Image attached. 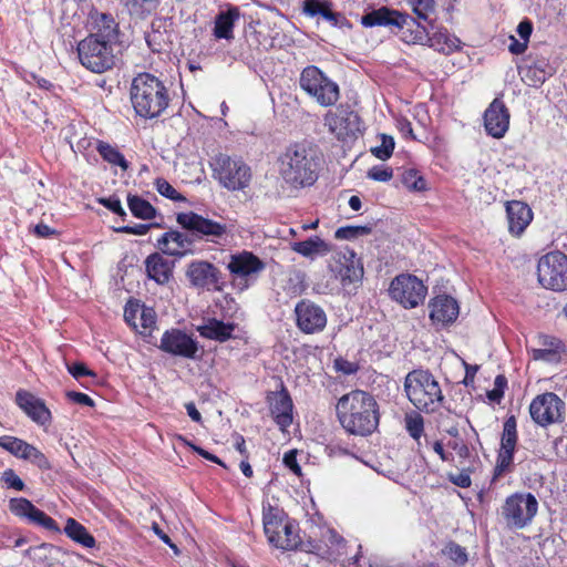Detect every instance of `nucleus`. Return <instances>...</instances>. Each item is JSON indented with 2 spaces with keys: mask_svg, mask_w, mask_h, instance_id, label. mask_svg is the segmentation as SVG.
Returning <instances> with one entry per match:
<instances>
[{
  "mask_svg": "<svg viewBox=\"0 0 567 567\" xmlns=\"http://www.w3.org/2000/svg\"><path fill=\"white\" fill-rule=\"evenodd\" d=\"M538 502L532 493H514L506 497L499 517L511 530L527 527L536 516Z\"/></svg>",
  "mask_w": 567,
  "mask_h": 567,
  "instance_id": "7",
  "label": "nucleus"
},
{
  "mask_svg": "<svg viewBox=\"0 0 567 567\" xmlns=\"http://www.w3.org/2000/svg\"><path fill=\"white\" fill-rule=\"evenodd\" d=\"M86 28L90 31L87 37L96 38L113 47L122 43L120 24L110 12H102L92 6L87 13Z\"/></svg>",
  "mask_w": 567,
  "mask_h": 567,
  "instance_id": "17",
  "label": "nucleus"
},
{
  "mask_svg": "<svg viewBox=\"0 0 567 567\" xmlns=\"http://www.w3.org/2000/svg\"><path fill=\"white\" fill-rule=\"evenodd\" d=\"M210 167L213 177L223 187L229 190H238L247 186L248 166L240 156L231 157L219 153L212 158Z\"/></svg>",
  "mask_w": 567,
  "mask_h": 567,
  "instance_id": "10",
  "label": "nucleus"
},
{
  "mask_svg": "<svg viewBox=\"0 0 567 567\" xmlns=\"http://www.w3.org/2000/svg\"><path fill=\"white\" fill-rule=\"evenodd\" d=\"M437 52L449 54L458 48L460 40L456 37H451L447 30L435 31L429 39L425 40Z\"/></svg>",
  "mask_w": 567,
  "mask_h": 567,
  "instance_id": "39",
  "label": "nucleus"
},
{
  "mask_svg": "<svg viewBox=\"0 0 567 567\" xmlns=\"http://www.w3.org/2000/svg\"><path fill=\"white\" fill-rule=\"evenodd\" d=\"M130 97L135 114L144 120L161 116L171 101L164 81L150 72H141L133 78Z\"/></svg>",
  "mask_w": 567,
  "mask_h": 567,
  "instance_id": "3",
  "label": "nucleus"
},
{
  "mask_svg": "<svg viewBox=\"0 0 567 567\" xmlns=\"http://www.w3.org/2000/svg\"><path fill=\"white\" fill-rule=\"evenodd\" d=\"M302 11L311 18L322 17L332 27L340 29L351 28L349 20L342 13L333 11L332 3L328 0H303Z\"/></svg>",
  "mask_w": 567,
  "mask_h": 567,
  "instance_id": "26",
  "label": "nucleus"
},
{
  "mask_svg": "<svg viewBox=\"0 0 567 567\" xmlns=\"http://www.w3.org/2000/svg\"><path fill=\"white\" fill-rule=\"evenodd\" d=\"M30 443L22 439L2 435L0 436V447L12 454L14 457L23 460Z\"/></svg>",
  "mask_w": 567,
  "mask_h": 567,
  "instance_id": "41",
  "label": "nucleus"
},
{
  "mask_svg": "<svg viewBox=\"0 0 567 567\" xmlns=\"http://www.w3.org/2000/svg\"><path fill=\"white\" fill-rule=\"evenodd\" d=\"M228 270L231 275L239 276L248 281V250H243L240 254L231 257L228 264Z\"/></svg>",
  "mask_w": 567,
  "mask_h": 567,
  "instance_id": "46",
  "label": "nucleus"
},
{
  "mask_svg": "<svg viewBox=\"0 0 567 567\" xmlns=\"http://www.w3.org/2000/svg\"><path fill=\"white\" fill-rule=\"evenodd\" d=\"M444 554L460 566H463L467 563L466 549L454 542H451L445 546Z\"/></svg>",
  "mask_w": 567,
  "mask_h": 567,
  "instance_id": "53",
  "label": "nucleus"
},
{
  "mask_svg": "<svg viewBox=\"0 0 567 567\" xmlns=\"http://www.w3.org/2000/svg\"><path fill=\"white\" fill-rule=\"evenodd\" d=\"M158 349L175 358L200 360L204 349L198 340L179 328H171L162 334Z\"/></svg>",
  "mask_w": 567,
  "mask_h": 567,
  "instance_id": "13",
  "label": "nucleus"
},
{
  "mask_svg": "<svg viewBox=\"0 0 567 567\" xmlns=\"http://www.w3.org/2000/svg\"><path fill=\"white\" fill-rule=\"evenodd\" d=\"M145 42L153 53H161L164 50V33L152 24V30L145 32Z\"/></svg>",
  "mask_w": 567,
  "mask_h": 567,
  "instance_id": "52",
  "label": "nucleus"
},
{
  "mask_svg": "<svg viewBox=\"0 0 567 567\" xmlns=\"http://www.w3.org/2000/svg\"><path fill=\"white\" fill-rule=\"evenodd\" d=\"M538 282L545 289L556 292L567 291V255L561 251H550L538 260Z\"/></svg>",
  "mask_w": 567,
  "mask_h": 567,
  "instance_id": "12",
  "label": "nucleus"
},
{
  "mask_svg": "<svg viewBox=\"0 0 567 567\" xmlns=\"http://www.w3.org/2000/svg\"><path fill=\"white\" fill-rule=\"evenodd\" d=\"M171 241L176 245L175 248H171V250H164V255L182 258L187 254H193L195 240L189 231H179L176 229H169Z\"/></svg>",
  "mask_w": 567,
  "mask_h": 567,
  "instance_id": "34",
  "label": "nucleus"
},
{
  "mask_svg": "<svg viewBox=\"0 0 567 567\" xmlns=\"http://www.w3.org/2000/svg\"><path fill=\"white\" fill-rule=\"evenodd\" d=\"M297 326L305 333H317L327 326L324 310L310 300H301L295 308Z\"/></svg>",
  "mask_w": 567,
  "mask_h": 567,
  "instance_id": "22",
  "label": "nucleus"
},
{
  "mask_svg": "<svg viewBox=\"0 0 567 567\" xmlns=\"http://www.w3.org/2000/svg\"><path fill=\"white\" fill-rule=\"evenodd\" d=\"M9 511L16 517L25 520L30 525L42 527L49 532L61 534L55 519L45 512L38 508L30 499L25 497H12L9 499Z\"/></svg>",
  "mask_w": 567,
  "mask_h": 567,
  "instance_id": "19",
  "label": "nucleus"
},
{
  "mask_svg": "<svg viewBox=\"0 0 567 567\" xmlns=\"http://www.w3.org/2000/svg\"><path fill=\"white\" fill-rule=\"evenodd\" d=\"M324 124L339 141L355 138L363 132L361 117L348 104L339 105L336 112H328Z\"/></svg>",
  "mask_w": 567,
  "mask_h": 567,
  "instance_id": "15",
  "label": "nucleus"
},
{
  "mask_svg": "<svg viewBox=\"0 0 567 567\" xmlns=\"http://www.w3.org/2000/svg\"><path fill=\"white\" fill-rule=\"evenodd\" d=\"M318 150L310 143L297 142L288 145L278 156V173L291 189L312 186L320 171Z\"/></svg>",
  "mask_w": 567,
  "mask_h": 567,
  "instance_id": "1",
  "label": "nucleus"
},
{
  "mask_svg": "<svg viewBox=\"0 0 567 567\" xmlns=\"http://www.w3.org/2000/svg\"><path fill=\"white\" fill-rule=\"evenodd\" d=\"M1 480L7 485V488H11L18 492H22L27 488L25 483L17 475L12 468H7L1 475Z\"/></svg>",
  "mask_w": 567,
  "mask_h": 567,
  "instance_id": "54",
  "label": "nucleus"
},
{
  "mask_svg": "<svg viewBox=\"0 0 567 567\" xmlns=\"http://www.w3.org/2000/svg\"><path fill=\"white\" fill-rule=\"evenodd\" d=\"M127 13L137 19H145L156 10L159 0H120Z\"/></svg>",
  "mask_w": 567,
  "mask_h": 567,
  "instance_id": "40",
  "label": "nucleus"
},
{
  "mask_svg": "<svg viewBox=\"0 0 567 567\" xmlns=\"http://www.w3.org/2000/svg\"><path fill=\"white\" fill-rule=\"evenodd\" d=\"M154 186L161 196L172 202L182 203L186 200V197L178 193L164 177L155 178Z\"/></svg>",
  "mask_w": 567,
  "mask_h": 567,
  "instance_id": "48",
  "label": "nucleus"
},
{
  "mask_svg": "<svg viewBox=\"0 0 567 567\" xmlns=\"http://www.w3.org/2000/svg\"><path fill=\"white\" fill-rule=\"evenodd\" d=\"M24 461H29L31 464L37 466L41 471H51L52 464L50 460L42 453L38 447L30 444L28 451L23 457Z\"/></svg>",
  "mask_w": 567,
  "mask_h": 567,
  "instance_id": "49",
  "label": "nucleus"
},
{
  "mask_svg": "<svg viewBox=\"0 0 567 567\" xmlns=\"http://www.w3.org/2000/svg\"><path fill=\"white\" fill-rule=\"evenodd\" d=\"M563 349V343L558 339H551L550 340V348H543V349H534L533 350V358L535 360H544L548 362H555L558 361L560 355V350Z\"/></svg>",
  "mask_w": 567,
  "mask_h": 567,
  "instance_id": "45",
  "label": "nucleus"
},
{
  "mask_svg": "<svg viewBox=\"0 0 567 567\" xmlns=\"http://www.w3.org/2000/svg\"><path fill=\"white\" fill-rule=\"evenodd\" d=\"M53 545L42 543L37 546H31L24 551V556L30 558L38 567H45L49 565V557Z\"/></svg>",
  "mask_w": 567,
  "mask_h": 567,
  "instance_id": "42",
  "label": "nucleus"
},
{
  "mask_svg": "<svg viewBox=\"0 0 567 567\" xmlns=\"http://www.w3.org/2000/svg\"><path fill=\"white\" fill-rule=\"evenodd\" d=\"M427 293V287L416 276L401 274L390 284L389 295L392 300L405 309H413L421 305Z\"/></svg>",
  "mask_w": 567,
  "mask_h": 567,
  "instance_id": "14",
  "label": "nucleus"
},
{
  "mask_svg": "<svg viewBox=\"0 0 567 567\" xmlns=\"http://www.w3.org/2000/svg\"><path fill=\"white\" fill-rule=\"evenodd\" d=\"M508 230L514 236H520L533 220L530 207L520 200H512L506 205Z\"/></svg>",
  "mask_w": 567,
  "mask_h": 567,
  "instance_id": "28",
  "label": "nucleus"
},
{
  "mask_svg": "<svg viewBox=\"0 0 567 567\" xmlns=\"http://www.w3.org/2000/svg\"><path fill=\"white\" fill-rule=\"evenodd\" d=\"M416 16L408 12L381 7L367 12L361 17V24L365 28L389 27L396 29L401 40L408 44H424L429 39V29L422 24Z\"/></svg>",
  "mask_w": 567,
  "mask_h": 567,
  "instance_id": "5",
  "label": "nucleus"
},
{
  "mask_svg": "<svg viewBox=\"0 0 567 567\" xmlns=\"http://www.w3.org/2000/svg\"><path fill=\"white\" fill-rule=\"evenodd\" d=\"M507 386V379L503 374L496 375L494 380V389L487 391V398L492 402L499 403L504 396L505 388Z\"/></svg>",
  "mask_w": 567,
  "mask_h": 567,
  "instance_id": "55",
  "label": "nucleus"
},
{
  "mask_svg": "<svg viewBox=\"0 0 567 567\" xmlns=\"http://www.w3.org/2000/svg\"><path fill=\"white\" fill-rule=\"evenodd\" d=\"M564 412L565 402L553 392L537 395L529 404L532 420L543 427L560 422Z\"/></svg>",
  "mask_w": 567,
  "mask_h": 567,
  "instance_id": "18",
  "label": "nucleus"
},
{
  "mask_svg": "<svg viewBox=\"0 0 567 567\" xmlns=\"http://www.w3.org/2000/svg\"><path fill=\"white\" fill-rule=\"evenodd\" d=\"M174 264L165 259L159 252H153L145 259V270L147 277L157 285L168 284L173 277Z\"/></svg>",
  "mask_w": 567,
  "mask_h": 567,
  "instance_id": "30",
  "label": "nucleus"
},
{
  "mask_svg": "<svg viewBox=\"0 0 567 567\" xmlns=\"http://www.w3.org/2000/svg\"><path fill=\"white\" fill-rule=\"evenodd\" d=\"M271 416L281 431H286L292 423L293 403L288 390L282 386L280 391L267 395Z\"/></svg>",
  "mask_w": 567,
  "mask_h": 567,
  "instance_id": "25",
  "label": "nucleus"
},
{
  "mask_svg": "<svg viewBox=\"0 0 567 567\" xmlns=\"http://www.w3.org/2000/svg\"><path fill=\"white\" fill-rule=\"evenodd\" d=\"M239 19V12L236 7L228 9L226 12L217 14L214 27V35L217 39L229 40L233 38V29L236 20Z\"/></svg>",
  "mask_w": 567,
  "mask_h": 567,
  "instance_id": "37",
  "label": "nucleus"
},
{
  "mask_svg": "<svg viewBox=\"0 0 567 567\" xmlns=\"http://www.w3.org/2000/svg\"><path fill=\"white\" fill-rule=\"evenodd\" d=\"M555 72L556 69L546 58L535 59L529 64L519 69L522 80L534 87L540 86L548 78L553 76Z\"/></svg>",
  "mask_w": 567,
  "mask_h": 567,
  "instance_id": "29",
  "label": "nucleus"
},
{
  "mask_svg": "<svg viewBox=\"0 0 567 567\" xmlns=\"http://www.w3.org/2000/svg\"><path fill=\"white\" fill-rule=\"evenodd\" d=\"M447 477L451 483L462 488H467L472 484V480L467 471H462L458 474L450 473Z\"/></svg>",
  "mask_w": 567,
  "mask_h": 567,
  "instance_id": "62",
  "label": "nucleus"
},
{
  "mask_svg": "<svg viewBox=\"0 0 567 567\" xmlns=\"http://www.w3.org/2000/svg\"><path fill=\"white\" fill-rule=\"evenodd\" d=\"M33 234L39 238H49L59 235V231L44 223H39L33 227Z\"/></svg>",
  "mask_w": 567,
  "mask_h": 567,
  "instance_id": "64",
  "label": "nucleus"
},
{
  "mask_svg": "<svg viewBox=\"0 0 567 567\" xmlns=\"http://www.w3.org/2000/svg\"><path fill=\"white\" fill-rule=\"evenodd\" d=\"M150 229H151V225H147V224H136V225H133V226H131V225H123V226H120V227H113V230L115 233L132 234V235H137V236L146 235Z\"/></svg>",
  "mask_w": 567,
  "mask_h": 567,
  "instance_id": "59",
  "label": "nucleus"
},
{
  "mask_svg": "<svg viewBox=\"0 0 567 567\" xmlns=\"http://www.w3.org/2000/svg\"><path fill=\"white\" fill-rule=\"evenodd\" d=\"M235 324L216 318H207L197 327L199 334L209 340L225 342L231 338Z\"/></svg>",
  "mask_w": 567,
  "mask_h": 567,
  "instance_id": "31",
  "label": "nucleus"
},
{
  "mask_svg": "<svg viewBox=\"0 0 567 567\" xmlns=\"http://www.w3.org/2000/svg\"><path fill=\"white\" fill-rule=\"evenodd\" d=\"M262 525L268 542L275 547L282 550L312 551V543L301 539L298 522L268 501L262 503Z\"/></svg>",
  "mask_w": 567,
  "mask_h": 567,
  "instance_id": "4",
  "label": "nucleus"
},
{
  "mask_svg": "<svg viewBox=\"0 0 567 567\" xmlns=\"http://www.w3.org/2000/svg\"><path fill=\"white\" fill-rule=\"evenodd\" d=\"M430 319L433 323L446 326L454 322L460 313L457 301L447 295L436 296L430 302Z\"/></svg>",
  "mask_w": 567,
  "mask_h": 567,
  "instance_id": "27",
  "label": "nucleus"
},
{
  "mask_svg": "<svg viewBox=\"0 0 567 567\" xmlns=\"http://www.w3.org/2000/svg\"><path fill=\"white\" fill-rule=\"evenodd\" d=\"M336 413L341 426L350 434L368 436L379 426V404L363 390H352L337 402Z\"/></svg>",
  "mask_w": 567,
  "mask_h": 567,
  "instance_id": "2",
  "label": "nucleus"
},
{
  "mask_svg": "<svg viewBox=\"0 0 567 567\" xmlns=\"http://www.w3.org/2000/svg\"><path fill=\"white\" fill-rule=\"evenodd\" d=\"M127 207L131 214L138 219L151 220L158 215V210L148 200L143 197L128 194L126 197Z\"/></svg>",
  "mask_w": 567,
  "mask_h": 567,
  "instance_id": "38",
  "label": "nucleus"
},
{
  "mask_svg": "<svg viewBox=\"0 0 567 567\" xmlns=\"http://www.w3.org/2000/svg\"><path fill=\"white\" fill-rule=\"evenodd\" d=\"M452 450H454L458 457L465 460L470 457V449L467 444L463 440H454L449 442L447 444Z\"/></svg>",
  "mask_w": 567,
  "mask_h": 567,
  "instance_id": "63",
  "label": "nucleus"
},
{
  "mask_svg": "<svg viewBox=\"0 0 567 567\" xmlns=\"http://www.w3.org/2000/svg\"><path fill=\"white\" fill-rule=\"evenodd\" d=\"M65 395L73 403L90 408L95 406L94 400L83 392L68 391Z\"/></svg>",
  "mask_w": 567,
  "mask_h": 567,
  "instance_id": "61",
  "label": "nucleus"
},
{
  "mask_svg": "<svg viewBox=\"0 0 567 567\" xmlns=\"http://www.w3.org/2000/svg\"><path fill=\"white\" fill-rule=\"evenodd\" d=\"M333 367L337 372H340L344 375L355 374L360 369L359 363L349 361L342 357L334 359Z\"/></svg>",
  "mask_w": 567,
  "mask_h": 567,
  "instance_id": "57",
  "label": "nucleus"
},
{
  "mask_svg": "<svg viewBox=\"0 0 567 567\" xmlns=\"http://www.w3.org/2000/svg\"><path fill=\"white\" fill-rule=\"evenodd\" d=\"M282 462L297 476H301V466L297 462V450H290L285 453Z\"/></svg>",
  "mask_w": 567,
  "mask_h": 567,
  "instance_id": "60",
  "label": "nucleus"
},
{
  "mask_svg": "<svg viewBox=\"0 0 567 567\" xmlns=\"http://www.w3.org/2000/svg\"><path fill=\"white\" fill-rule=\"evenodd\" d=\"M176 221L183 230L189 231L195 243L209 241L218 244L227 234V225L196 212H182L176 214Z\"/></svg>",
  "mask_w": 567,
  "mask_h": 567,
  "instance_id": "11",
  "label": "nucleus"
},
{
  "mask_svg": "<svg viewBox=\"0 0 567 567\" xmlns=\"http://www.w3.org/2000/svg\"><path fill=\"white\" fill-rule=\"evenodd\" d=\"M517 422L514 415L508 416L503 424L501 449L497 454L494 476L498 477L509 470L514 460L517 444Z\"/></svg>",
  "mask_w": 567,
  "mask_h": 567,
  "instance_id": "21",
  "label": "nucleus"
},
{
  "mask_svg": "<svg viewBox=\"0 0 567 567\" xmlns=\"http://www.w3.org/2000/svg\"><path fill=\"white\" fill-rule=\"evenodd\" d=\"M372 231V228L370 226H343L339 227L334 237L339 240H353L361 236L369 235Z\"/></svg>",
  "mask_w": 567,
  "mask_h": 567,
  "instance_id": "47",
  "label": "nucleus"
},
{
  "mask_svg": "<svg viewBox=\"0 0 567 567\" xmlns=\"http://www.w3.org/2000/svg\"><path fill=\"white\" fill-rule=\"evenodd\" d=\"M404 425L406 432L410 434L412 439L416 441L420 440L424 432V419L419 412L411 411L409 413H405Z\"/></svg>",
  "mask_w": 567,
  "mask_h": 567,
  "instance_id": "43",
  "label": "nucleus"
},
{
  "mask_svg": "<svg viewBox=\"0 0 567 567\" xmlns=\"http://www.w3.org/2000/svg\"><path fill=\"white\" fill-rule=\"evenodd\" d=\"M68 372L75 379L79 380L83 377L96 378L97 374L91 370L84 362L75 361L68 364Z\"/></svg>",
  "mask_w": 567,
  "mask_h": 567,
  "instance_id": "56",
  "label": "nucleus"
},
{
  "mask_svg": "<svg viewBox=\"0 0 567 567\" xmlns=\"http://www.w3.org/2000/svg\"><path fill=\"white\" fill-rule=\"evenodd\" d=\"M63 533L72 542L81 545L84 548H94L96 546L95 537L87 530V528L78 522L75 518L69 517L66 519Z\"/></svg>",
  "mask_w": 567,
  "mask_h": 567,
  "instance_id": "33",
  "label": "nucleus"
},
{
  "mask_svg": "<svg viewBox=\"0 0 567 567\" xmlns=\"http://www.w3.org/2000/svg\"><path fill=\"white\" fill-rule=\"evenodd\" d=\"M404 391L409 401L425 413H434L444 401L439 381L429 370H413L405 375Z\"/></svg>",
  "mask_w": 567,
  "mask_h": 567,
  "instance_id": "6",
  "label": "nucleus"
},
{
  "mask_svg": "<svg viewBox=\"0 0 567 567\" xmlns=\"http://www.w3.org/2000/svg\"><path fill=\"white\" fill-rule=\"evenodd\" d=\"M186 276L193 287L208 291H220L225 284L220 270L206 260L192 261Z\"/></svg>",
  "mask_w": 567,
  "mask_h": 567,
  "instance_id": "20",
  "label": "nucleus"
},
{
  "mask_svg": "<svg viewBox=\"0 0 567 567\" xmlns=\"http://www.w3.org/2000/svg\"><path fill=\"white\" fill-rule=\"evenodd\" d=\"M95 150L104 162L118 166L123 172H126L130 168V162L116 145H112L103 140H96Z\"/></svg>",
  "mask_w": 567,
  "mask_h": 567,
  "instance_id": "35",
  "label": "nucleus"
},
{
  "mask_svg": "<svg viewBox=\"0 0 567 567\" xmlns=\"http://www.w3.org/2000/svg\"><path fill=\"white\" fill-rule=\"evenodd\" d=\"M412 13L432 30L436 20V0H404Z\"/></svg>",
  "mask_w": 567,
  "mask_h": 567,
  "instance_id": "36",
  "label": "nucleus"
},
{
  "mask_svg": "<svg viewBox=\"0 0 567 567\" xmlns=\"http://www.w3.org/2000/svg\"><path fill=\"white\" fill-rule=\"evenodd\" d=\"M367 176L377 182H389L393 177V171L391 167L373 166L368 171Z\"/></svg>",
  "mask_w": 567,
  "mask_h": 567,
  "instance_id": "58",
  "label": "nucleus"
},
{
  "mask_svg": "<svg viewBox=\"0 0 567 567\" xmlns=\"http://www.w3.org/2000/svg\"><path fill=\"white\" fill-rule=\"evenodd\" d=\"M509 111L501 99H494L484 113L486 133L494 138H502L509 127Z\"/></svg>",
  "mask_w": 567,
  "mask_h": 567,
  "instance_id": "24",
  "label": "nucleus"
},
{
  "mask_svg": "<svg viewBox=\"0 0 567 567\" xmlns=\"http://www.w3.org/2000/svg\"><path fill=\"white\" fill-rule=\"evenodd\" d=\"M329 268L343 287L361 282L364 275L361 259L358 258L357 254L350 248L334 252Z\"/></svg>",
  "mask_w": 567,
  "mask_h": 567,
  "instance_id": "16",
  "label": "nucleus"
},
{
  "mask_svg": "<svg viewBox=\"0 0 567 567\" xmlns=\"http://www.w3.org/2000/svg\"><path fill=\"white\" fill-rule=\"evenodd\" d=\"M16 404L39 425H48L52 421L51 411L45 402L27 390L17 391Z\"/></svg>",
  "mask_w": 567,
  "mask_h": 567,
  "instance_id": "23",
  "label": "nucleus"
},
{
  "mask_svg": "<svg viewBox=\"0 0 567 567\" xmlns=\"http://www.w3.org/2000/svg\"><path fill=\"white\" fill-rule=\"evenodd\" d=\"M96 203L112 212L114 215L125 220L127 217L126 212L124 210L121 199L116 194H113L109 197H97Z\"/></svg>",
  "mask_w": 567,
  "mask_h": 567,
  "instance_id": "51",
  "label": "nucleus"
},
{
  "mask_svg": "<svg viewBox=\"0 0 567 567\" xmlns=\"http://www.w3.org/2000/svg\"><path fill=\"white\" fill-rule=\"evenodd\" d=\"M300 87L321 106H332L340 96L339 85L318 66H306L299 79Z\"/></svg>",
  "mask_w": 567,
  "mask_h": 567,
  "instance_id": "8",
  "label": "nucleus"
},
{
  "mask_svg": "<svg viewBox=\"0 0 567 567\" xmlns=\"http://www.w3.org/2000/svg\"><path fill=\"white\" fill-rule=\"evenodd\" d=\"M82 66L93 73H104L115 65L114 47L96 38L85 37L76 44Z\"/></svg>",
  "mask_w": 567,
  "mask_h": 567,
  "instance_id": "9",
  "label": "nucleus"
},
{
  "mask_svg": "<svg viewBox=\"0 0 567 567\" xmlns=\"http://www.w3.org/2000/svg\"><path fill=\"white\" fill-rule=\"evenodd\" d=\"M291 249L306 258L315 256H326L332 250V246L318 236L309 237L302 241L291 244Z\"/></svg>",
  "mask_w": 567,
  "mask_h": 567,
  "instance_id": "32",
  "label": "nucleus"
},
{
  "mask_svg": "<svg viewBox=\"0 0 567 567\" xmlns=\"http://www.w3.org/2000/svg\"><path fill=\"white\" fill-rule=\"evenodd\" d=\"M402 184L410 190L422 192L426 189V182L419 171L409 168L401 174Z\"/></svg>",
  "mask_w": 567,
  "mask_h": 567,
  "instance_id": "44",
  "label": "nucleus"
},
{
  "mask_svg": "<svg viewBox=\"0 0 567 567\" xmlns=\"http://www.w3.org/2000/svg\"><path fill=\"white\" fill-rule=\"evenodd\" d=\"M381 145L371 148V153L381 161L389 159L395 146L394 138L386 134H381Z\"/></svg>",
  "mask_w": 567,
  "mask_h": 567,
  "instance_id": "50",
  "label": "nucleus"
}]
</instances>
